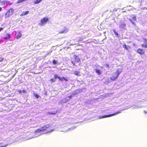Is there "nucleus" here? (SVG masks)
<instances>
[{"label": "nucleus", "mask_w": 147, "mask_h": 147, "mask_svg": "<svg viewBox=\"0 0 147 147\" xmlns=\"http://www.w3.org/2000/svg\"><path fill=\"white\" fill-rule=\"evenodd\" d=\"M49 125H47L46 126H45L40 129H37L35 132V135H38V136H39L41 134H43L42 132L44 131H45V132H44V133H46L54 131L53 129L50 130L49 129Z\"/></svg>", "instance_id": "1"}, {"label": "nucleus", "mask_w": 147, "mask_h": 147, "mask_svg": "<svg viewBox=\"0 0 147 147\" xmlns=\"http://www.w3.org/2000/svg\"><path fill=\"white\" fill-rule=\"evenodd\" d=\"M122 71V69H118L115 73H113V75L111 78V79L113 81L116 80L119 74H120Z\"/></svg>", "instance_id": "2"}, {"label": "nucleus", "mask_w": 147, "mask_h": 147, "mask_svg": "<svg viewBox=\"0 0 147 147\" xmlns=\"http://www.w3.org/2000/svg\"><path fill=\"white\" fill-rule=\"evenodd\" d=\"M49 20V18L47 17H45L41 20L39 25L40 26H44L47 22Z\"/></svg>", "instance_id": "3"}, {"label": "nucleus", "mask_w": 147, "mask_h": 147, "mask_svg": "<svg viewBox=\"0 0 147 147\" xmlns=\"http://www.w3.org/2000/svg\"><path fill=\"white\" fill-rule=\"evenodd\" d=\"M121 113V111H118V112H117L115 113H114V114H110V115H104L102 116H100L99 117V119H102V118H105V117H110L111 116H113L114 115H117V114H118L119 113Z\"/></svg>", "instance_id": "4"}, {"label": "nucleus", "mask_w": 147, "mask_h": 147, "mask_svg": "<svg viewBox=\"0 0 147 147\" xmlns=\"http://www.w3.org/2000/svg\"><path fill=\"white\" fill-rule=\"evenodd\" d=\"M14 9H11L7 11L5 15V18L9 17L11 16L13 13Z\"/></svg>", "instance_id": "5"}, {"label": "nucleus", "mask_w": 147, "mask_h": 147, "mask_svg": "<svg viewBox=\"0 0 147 147\" xmlns=\"http://www.w3.org/2000/svg\"><path fill=\"white\" fill-rule=\"evenodd\" d=\"M68 29L67 28H65L64 29L61 31L59 32V34H65L68 32Z\"/></svg>", "instance_id": "6"}, {"label": "nucleus", "mask_w": 147, "mask_h": 147, "mask_svg": "<svg viewBox=\"0 0 147 147\" xmlns=\"http://www.w3.org/2000/svg\"><path fill=\"white\" fill-rule=\"evenodd\" d=\"M54 76L55 79L58 78L60 80L62 81L63 79L64 80H65L66 81H67V80H66L64 77H63L62 78H61L59 76H57V75H55Z\"/></svg>", "instance_id": "7"}, {"label": "nucleus", "mask_w": 147, "mask_h": 147, "mask_svg": "<svg viewBox=\"0 0 147 147\" xmlns=\"http://www.w3.org/2000/svg\"><path fill=\"white\" fill-rule=\"evenodd\" d=\"M10 34H6L5 35H4V37H3L4 39L7 40L8 39L10 38Z\"/></svg>", "instance_id": "8"}, {"label": "nucleus", "mask_w": 147, "mask_h": 147, "mask_svg": "<svg viewBox=\"0 0 147 147\" xmlns=\"http://www.w3.org/2000/svg\"><path fill=\"white\" fill-rule=\"evenodd\" d=\"M137 52L138 53L140 54V55H142L144 53V52L143 51V50L142 49H138L137 50Z\"/></svg>", "instance_id": "9"}, {"label": "nucleus", "mask_w": 147, "mask_h": 147, "mask_svg": "<svg viewBox=\"0 0 147 147\" xmlns=\"http://www.w3.org/2000/svg\"><path fill=\"white\" fill-rule=\"evenodd\" d=\"M22 34L21 33V32L19 31L18 32L17 35L16 36V38L17 39H19L21 36Z\"/></svg>", "instance_id": "10"}, {"label": "nucleus", "mask_w": 147, "mask_h": 147, "mask_svg": "<svg viewBox=\"0 0 147 147\" xmlns=\"http://www.w3.org/2000/svg\"><path fill=\"white\" fill-rule=\"evenodd\" d=\"M126 26L125 24L121 22L120 24V28H124Z\"/></svg>", "instance_id": "11"}, {"label": "nucleus", "mask_w": 147, "mask_h": 147, "mask_svg": "<svg viewBox=\"0 0 147 147\" xmlns=\"http://www.w3.org/2000/svg\"><path fill=\"white\" fill-rule=\"evenodd\" d=\"M71 97V96H68L66 97L65 99L63 100L64 101V102H65L68 101L69 100H70Z\"/></svg>", "instance_id": "12"}, {"label": "nucleus", "mask_w": 147, "mask_h": 147, "mask_svg": "<svg viewBox=\"0 0 147 147\" xmlns=\"http://www.w3.org/2000/svg\"><path fill=\"white\" fill-rule=\"evenodd\" d=\"M74 58L75 59L76 61L77 62H78L80 61L79 58L76 55H74Z\"/></svg>", "instance_id": "13"}, {"label": "nucleus", "mask_w": 147, "mask_h": 147, "mask_svg": "<svg viewBox=\"0 0 147 147\" xmlns=\"http://www.w3.org/2000/svg\"><path fill=\"white\" fill-rule=\"evenodd\" d=\"M29 13L28 11H26L25 12H23L20 15L21 16H23L27 15Z\"/></svg>", "instance_id": "14"}, {"label": "nucleus", "mask_w": 147, "mask_h": 147, "mask_svg": "<svg viewBox=\"0 0 147 147\" xmlns=\"http://www.w3.org/2000/svg\"><path fill=\"white\" fill-rule=\"evenodd\" d=\"M96 72L98 75L101 74V73L100 70L98 69H95Z\"/></svg>", "instance_id": "15"}, {"label": "nucleus", "mask_w": 147, "mask_h": 147, "mask_svg": "<svg viewBox=\"0 0 147 147\" xmlns=\"http://www.w3.org/2000/svg\"><path fill=\"white\" fill-rule=\"evenodd\" d=\"M42 0H36L34 2V3L35 4H38L40 3Z\"/></svg>", "instance_id": "16"}, {"label": "nucleus", "mask_w": 147, "mask_h": 147, "mask_svg": "<svg viewBox=\"0 0 147 147\" xmlns=\"http://www.w3.org/2000/svg\"><path fill=\"white\" fill-rule=\"evenodd\" d=\"M123 47L124 48H125V49H127V50H128L130 48V47L129 46H127L126 45H124L123 46Z\"/></svg>", "instance_id": "17"}, {"label": "nucleus", "mask_w": 147, "mask_h": 147, "mask_svg": "<svg viewBox=\"0 0 147 147\" xmlns=\"http://www.w3.org/2000/svg\"><path fill=\"white\" fill-rule=\"evenodd\" d=\"M142 46L143 47H144L145 48H147V45L145 44H143L142 45Z\"/></svg>", "instance_id": "18"}, {"label": "nucleus", "mask_w": 147, "mask_h": 147, "mask_svg": "<svg viewBox=\"0 0 147 147\" xmlns=\"http://www.w3.org/2000/svg\"><path fill=\"white\" fill-rule=\"evenodd\" d=\"M142 107L141 106H136L135 107H134V108L135 109H139L141 108Z\"/></svg>", "instance_id": "19"}, {"label": "nucleus", "mask_w": 147, "mask_h": 147, "mask_svg": "<svg viewBox=\"0 0 147 147\" xmlns=\"http://www.w3.org/2000/svg\"><path fill=\"white\" fill-rule=\"evenodd\" d=\"M57 63V61L54 60L53 61V63L54 64H56Z\"/></svg>", "instance_id": "20"}, {"label": "nucleus", "mask_w": 147, "mask_h": 147, "mask_svg": "<svg viewBox=\"0 0 147 147\" xmlns=\"http://www.w3.org/2000/svg\"><path fill=\"white\" fill-rule=\"evenodd\" d=\"M74 74L76 75H78L79 74V72L77 71H75L74 72Z\"/></svg>", "instance_id": "21"}, {"label": "nucleus", "mask_w": 147, "mask_h": 147, "mask_svg": "<svg viewBox=\"0 0 147 147\" xmlns=\"http://www.w3.org/2000/svg\"><path fill=\"white\" fill-rule=\"evenodd\" d=\"M144 40L145 44H146L147 45V39L146 38H144Z\"/></svg>", "instance_id": "22"}, {"label": "nucleus", "mask_w": 147, "mask_h": 147, "mask_svg": "<svg viewBox=\"0 0 147 147\" xmlns=\"http://www.w3.org/2000/svg\"><path fill=\"white\" fill-rule=\"evenodd\" d=\"M129 20L131 22L132 24H134V25H135V23L134 22H133L132 20L131 19H129Z\"/></svg>", "instance_id": "23"}, {"label": "nucleus", "mask_w": 147, "mask_h": 147, "mask_svg": "<svg viewBox=\"0 0 147 147\" xmlns=\"http://www.w3.org/2000/svg\"><path fill=\"white\" fill-rule=\"evenodd\" d=\"M132 19L134 20V21H135L136 20V17L135 16H134L133 18H132Z\"/></svg>", "instance_id": "24"}, {"label": "nucleus", "mask_w": 147, "mask_h": 147, "mask_svg": "<svg viewBox=\"0 0 147 147\" xmlns=\"http://www.w3.org/2000/svg\"><path fill=\"white\" fill-rule=\"evenodd\" d=\"M3 60V59L2 58H0V62L2 61Z\"/></svg>", "instance_id": "25"}, {"label": "nucleus", "mask_w": 147, "mask_h": 147, "mask_svg": "<svg viewBox=\"0 0 147 147\" xmlns=\"http://www.w3.org/2000/svg\"><path fill=\"white\" fill-rule=\"evenodd\" d=\"M50 81L52 82H54L55 81V80L53 79H52L50 80Z\"/></svg>", "instance_id": "26"}, {"label": "nucleus", "mask_w": 147, "mask_h": 147, "mask_svg": "<svg viewBox=\"0 0 147 147\" xmlns=\"http://www.w3.org/2000/svg\"><path fill=\"white\" fill-rule=\"evenodd\" d=\"M35 97L37 98H39V96L38 94H36Z\"/></svg>", "instance_id": "27"}, {"label": "nucleus", "mask_w": 147, "mask_h": 147, "mask_svg": "<svg viewBox=\"0 0 147 147\" xmlns=\"http://www.w3.org/2000/svg\"><path fill=\"white\" fill-rule=\"evenodd\" d=\"M115 34L117 36H118L119 34L117 32H115Z\"/></svg>", "instance_id": "28"}, {"label": "nucleus", "mask_w": 147, "mask_h": 147, "mask_svg": "<svg viewBox=\"0 0 147 147\" xmlns=\"http://www.w3.org/2000/svg\"><path fill=\"white\" fill-rule=\"evenodd\" d=\"M3 28H0V32L1 31H2L3 30Z\"/></svg>", "instance_id": "29"}, {"label": "nucleus", "mask_w": 147, "mask_h": 147, "mask_svg": "<svg viewBox=\"0 0 147 147\" xmlns=\"http://www.w3.org/2000/svg\"><path fill=\"white\" fill-rule=\"evenodd\" d=\"M38 136H36L35 137H31L30 138H28V139H32V138H35V137H37Z\"/></svg>", "instance_id": "30"}, {"label": "nucleus", "mask_w": 147, "mask_h": 147, "mask_svg": "<svg viewBox=\"0 0 147 147\" xmlns=\"http://www.w3.org/2000/svg\"><path fill=\"white\" fill-rule=\"evenodd\" d=\"M18 92L19 93H21L22 92V90H19L18 91Z\"/></svg>", "instance_id": "31"}, {"label": "nucleus", "mask_w": 147, "mask_h": 147, "mask_svg": "<svg viewBox=\"0 0 147 147\" xmlns=\"http://www.w3.org/2000/svg\"><path fill=\"white\" fill-rule=\"evenodd\" d=\"M144 112L145 114H146L147 113V112L145 110L144 111Z\"/></svg>", "instance_id": "32"}, {"label": "nucleus", "mask_w": 147, "mask_h": 147, "mask_svg": "<svg viewBox=\"0 0 147 147\" xmlns=\"http://www.w3.org/2000/svg\"><path fill=\"white\" fill-rule=\"evenodd\" d=\"M113 31L115 34V32H116V30H113Z\"/></svg>", "instance_id": "33"}, {"label": "nucleus", "mask_w": 147, "mask_h": 147, "mask_svg": "<svg viewBox=\"0 0 147 147\" xmlns=\"http://www.w3.org/2000/svg\"><path fill=\"white\" fill-rule=\"evenodd\" d=\"M22 92H23L24 93L25 92V90H22Z\"/></svg>", "instance_id": "34"}, {"label": "nucleus", "mask_w": 147, "mask_h": 147, "mask_svg": "<svg viewBox=\"0 0 147 147\" xmlns=\"http://www.w3.org/2000/svg\"><path fill=\"white\" fill-rule=\"evenodd\" d=\"M7 145H5L3 146H1L0 147H6V146H7Z\"/></svg>", "instance_id": "35"}, {"label": "nucleus", "mask_w": 147, "mask_h": 147, "mask_svg": "<svg viewBox=\"0 0 147 147\" xmlns=\"http://www.w3.org/2000/svg\"><path fill=\"white\" fill-rule=\"evenodd\" d=\"M71 63H72L74 65H75V64H74V62L73 61H71Z\"/></svg>", "instance_id": "36"}, {"label": "nucleus", "mask_w": 147, "mask_h": 147, "mask_svg": "<svg viewBox=\"0 0 147 147\" xmlns=\"http://www.w3.org/2000/svg\"><path fill=\"white\" fill-rule=\"evenodd\" d=\"M2 8L0 7V11H1L2 10Z\"/></svg>", "instance_id": "37"}, {"label": "nucleus", "mask_w": 147, "mask_h": 147, "mask_svg": "<svg viewBox=\"0 0 147 147\" xmlns=\"http://www.w3.org/2000/svg\"><path fill=\"white\" fill-rule=\"evenodd\" d=\"M76 127H74L72 129H74V128H75Z\"/></svg>", "instance_id": "38"}]
</instances>
